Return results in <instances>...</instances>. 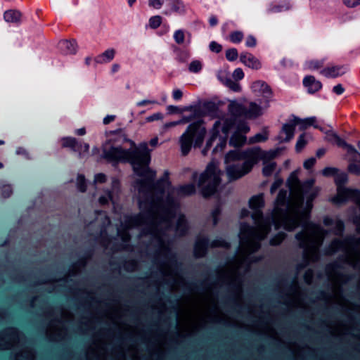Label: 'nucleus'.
Returning <instances> with one entry per match:
<instances>
[{
    "mask_svg": "<svg viewBox=\"0 0 360 360\" xmlns=\"http://www.w3.org/2000/svg\"><path fill=\"white\" fill-rule=\"evenodd\" d=\"M125 141L131 143V148L124 149L122 146H111L109 148H103L101 158L116 167L120 162L129 163L134 172L143 179L137 181L140 191L149 188L153 182L156 173L149 167L151 160L150 150L146 143L136 146L135 143L124 137Z\"/></svg>",
    "mask_w": 360,
    "mask_h": 360,
    "instance_id": "1",
    "label": "nucleus"
},
{
    "mask_svg": "<svg viewBox=\"0 0 360 360\" xmlns=\"http://www.w3.org/2000/svg\"><path fill=\"white\" fill-rule=\"evenodd\" d=\"M183 110L191 112V115L195 119H197L196 121L189 124L179 139L181 154L186 156L190 153L192 147L195 148L202 147L207 134V129L205 127V121L202 120L204 113H202L201 105H190L184 106Z\"/></svg>",
    "mask_w": 360,
    "mask_h": 360,
    "instance_id": "2",
    "label": "nucleus"
},
{
    "mask_svg": "<svg viewBox=\"0 0 360 360\" xmlns=\"http://www.w3.org/2000/svg\"><path fill=\"white\" fill-rule=\"evenodd\" d=\"M221 174L217 164L213 161L209 162L204 172L200 174L198 186L204 198H210L215 194L221 181Z\"/></svg>",
    "mask_w": 360,
    "mask_h": 360,
    "instance_id": "3",
    "label": "nucleus"
},
{
    "mask_svg": "<svg viewBox=\"0 0 360 360\" xmlns=\"http://www.w3.org/2000/svg\"><path fill=\"white\" fill-rule=\"evenodd\" d=\"M228 245V243L223 238H216L211 241L207 236L199 235L193 245V255L195 258H202L207 255L210 248H224Z\"/></svg>",
    "mask_w": 360,
    "mask_h": 360,
    "instance_id": "4",
    "label": "nucleus"
},
{
    "mask_svg": "<svg viewBox=\"0 0 360 360\" xmlns=\"http://www.w3.org/2000/svg\"><path fill=\"white\" fill-rule=\"evenodd\" d=\"M262 151L259 148H248L241 150L238 148L229 150L224 156V162L229 164L236 161H255V164L261 158Z\"/></svg>",
    "mask_w": 360,
    "mask_h": 360,
    "instance_id": "5",
    "label": "nucleus"
},
{
    "mask_svg": "<svg viewBox=\"0 0 360 360\" xmlns=\"http://www.w3.org/2000/svg\"><path fill=\"white\" fill-rule=\"evenodd\" d=\"M255 161H244L241 165H227L226 168V174L229 181H236L245 175L250 173L254 165Z\"/></svg>",
    "mask_w": 360,
    "mask_h": 360,
    "instance_id": "6",
    "label": "nucleus"
},
{
    "mask_svg": "<svg viewBox=\"0 0 360 360\" xmlns=\"http://www.w3.org/2000/svg\"><path fill=\"white\" fill-rule=\"evenodd\" d=\"M236 121L237 120L235 119V117H228L225 118L222 123L221 122L220 131L222 132L223 136H220V142L213 148L212 152L213 155H217L218 153H221L224 150L227 143L229 135L231 131L235 127Z\"/></svg>",
    "mask_w": 360,
    "mask_h": 360,
    "instance_id": "7",
    "label": "nucleus"
},
{
    "mask_svg": "<svg viewBox=\"0 0 360 360\" xmlns=\"http://www.w3.org/2000/svg\"><path fill=\"white\" fill-rule=\"evenodd\" d=\"M360 195V189L344 187L337 188V195L332 198L335 205L346 203L348 200L354 201Z\"/></svg>",
    "mask_w": 360,
    "mask_h": 360,
    "instance_id": "8",
    "label": "nucleus"
},
{
    "mask_svg": "<svg viewBox=\"0 0 360 360\" xmlns=\"http://www.w3.org/2000/svg\"><path fill=\"white\" fill-rule=\"evenodd\" d=\"M356 238L354 236H348L345 238L343 240L339 238H335L326 248V255H333L340 250L342 249L345 244L354 245L356 243Z\"/></svg>",
    "mask_w": 360,
    "mask_h": 360,
    "instance_id": "9",
    "label": "nucleus"
},
{
    "mask_svg": "<svg viewBox=\"0 0 360 360\" xmlns=\"http://www.w3.org/2000/svg\"><path fill=\"white\" fill-rule=\"evenodd\" d=\"M220 125L221 121L217 120L214 123L212 129L210 130V136L206 141L204 148L202 150V154L204 156L207 155L208 152L210 151L214 143L217 139H219V140L220 141Z\"/></svg>",
    "mask_w": 360,
    "mask_h": 360,
    "instance_id": "10",
    "label": "nucleus"
},
{
    "mask_svg": "<svg viewBox=\"0 0 360 360\" xmlns=\"http://www.w3.org/2000/svg\"><path fill=\"white\" fill-rule=\"evenodd\" d=\"M347 71L345 65H335L322 69L320 73L327 78H336L343 75Z\"/></svg>",
    "mask_w": 360,
    "mask_h": 360,
    "instance_id": "11",
    "label": "nucleus"
},
{
    "mask_svg": "<svg viewBox=\"0 0 360 360\" xmlns=\"http://www.w3.org/2000/svg\"><path fill=\"white\" fill-rule=\"evenodd\" d=\"M240 60L245 65L253 70H259L262 68L260 61L249 52H242Z\"/></svg>",
    "mask_w": 360,
    "mask_h": 360,
    "instance_id": "12",
    "label": "nucleus"
},
{
    "mask_svg": "<svg viewBox=\"0 0 360 360\" xmlns=\"http://www.w3.org/2000/svg\"><path fill=\"white\" fill-rule=\"evenodd\" d=\"M293 118L297 126H299L300 130H305L309 127H314L315 129H318L323 131V128L316 124V118L315 117H310L304 119H301L298 117L293 115Z\"/></svg>",
    "mask_w": 360,
    "mask_h": 360,
    "instance_id": "13",
    "label": "nucleus"
},
{
    "mask_svg": "<svg viewBox=\"0 0 360 360\" xmlns=\"http://www.w3.org/2000/svg\"><path fill=\"white\" fill-rule=\"evenodd\" d=\"M152 217V212L150 210L142 212L139 214L129 217L127 223L131 226H137L143 224L146 220L150 219Z\"/></svg>",
    "mask_w": 360,
    "mask_h": 360,
    "instance_id": "14",
    "label": "nucleus"
},
{
    "mask_svg": "<svg viewBox=\"0 0 360 360\" xmlns=\"http://www.w3.org/2000/svg\"><path fill=\"white\" fill-rule=\"evenodd\" d=\"M58 48L63 54H75L77 51V41L75 39L61 40L58 44Z\"/></svg>",
    "mask_w": 360,
    "mask_h": 360,
    "instance_id": "15",
    "label": "nucleus"
},
{
    "mask_svg": "<svg viewBox=\"0 0 360 360\" xmlns=\"http://www.w3.org/2000/svg\"><path fill=\"white\" fill-rule=\"evenodd\" d=\"M245 110L246 107L236 101H231L228 105V111L231 115L230 117H235L236 120L240 117H245Z\"/></svg>",
    "mask_w": 360,
    "mask_h": 360,
    "instance_id": "16",
    "label": "nucleus"
},
{
    "mask_svg": "<svg viewBox=\"0 0 360 360\" xmlns=\"http://www.w3.org/2000/svg\"><path fill=\"white\" fill-rule=\"evenodd\" d=\"M303 85L307 88L309 94H315L322 88V83L312 75H307L303 79Z\"/></svg>",
    "mask_w": 360,
    "mask_h": 360,
    "instance_id": "17",
    "label": "nucleus"
},
{
    "mask_svg": "<svg viewBox=\"0 0 360 360\" xmlns=\"http://www.w3.org/2000/svg\"><path fill=\"white\" fill-rule=\"evenodd\" d=\"M61 142L63 148H70L75 152H80L82 150V144L79 143L74 137H63L61 139Z\"/></svg>",
    "mask_w": 360,
    "mask_h": 360,
    "instance_id": "18",
    "label": "nucleus"
},
{
    "mask_svg": "<svg viewBox=\"0 0 360 360\" xmlns=\"http://www.w3.org/2000/svg\"><path fill=\"white\" fill-rule=\"evenodd\" d=\"M262 114V109L261 106L255 102H251L249 108H246L245 112V117L248 119H255L259 117Z\"/></svg>",
    "mask_w": 360,
    "mask_h": 360,
    "instance_id": "19",
    "label": "nucleus"
},
{
    "mask_svg": "<svg viewBox=\"0 0 360 360\" xmlns=\"http://www.w3.org/2000/svg\"><path fill=\"white\" fill-rule=\"evenodd\" d=\"M296 126L294 118L283 125L281 132L286 136L282 141L288 142L293 138Z\"/></svg>",
    "mask_w": 360,
    "mask_h": 360,
    "instance_id": "20",
    "label": "nucleus"
},
{
    "mask_svg": "<svg viewBox=\"0 0 360 360\" xmlns=\"http://www.w3.org/2000/svg\"><path fill=\"white\" fill-rule=\"evenodd\" d=\"M208 286V280H204L198 282L187 283L185 288L188 292H201L207 290Z\"/></svg>",
    "mask_w": 360,
    "mask_h": 360,
    "instance_id": "21",
    "label": "nucleus"
},
{
    "mask_svg": "<svg viewBox=\"0 0 360 360\" xmlns=\"http://www.w3.org/2000/svg\"><path fill=\"white\" fill-rule=\"evenodd\" d=\"M202 113L205 116H215L219 111L218 105L212 101H205L202 105Z\"/></svg>",
    "mask_w": 360,
    "mask_h": 360,
    "instance_id": "22",
    "label": "nucleus"
},
{
    "mask_svg": "<svg viewBox=\"0 0 360 360\" xmlns=\"http://www.w3.org/2000/svg\"><path fill=\"white\" fill-rule=\"evenodd\" d=\"M115 51L114 49H108L103 53L94 58L96 63H106L110 62L115 57Z\"/></svg>",
    "mask_w": 360,
    "mask_h": 360,
    "instance_id": "23",
    "label": "nucleus"
},
{
    "mask_svg": "<svg viewBox=\"0 0 360 360\" xmlns=\"http://www.w3.org/2000/svg\"><path fill=\"white\" fill-rule=\"evenodd\" d=\"M246 142V136L244 134L234 132L230 139H229V145L236 148H239L242 147Z\"/></svg>",
    "mask_w": 360,
    "mask_h": 360,
    "instance_id": "24",
    "label": "nucleus"
},
{
    "mask_svg": "<svg viewBox=\"0 0 360 360\" xmlns=\"http://www.w3.org/2000/svg\"><path fill=\"white\" fill-rule=\"evenodd\" d=\"M21 17V13L17 10H8L4 13V18L8 22L18 23L20 21Z\"/></svg>",
    "mask_w": 360,
    "mask_h": 360,
    "instance_id": "25",
    "label": "nucleus"
},
{
    "mask_svg": "<svg viewBox=\"0 0 360 360\" xmlns=\"http://www.w3.org/2000/svg\"><path fill=\"white\" fill-rule=\"evenodd\" d=\"M264 199L262 194L256 195L249 200V207L251 210H262L264 206Z\"/></svg>",
    "mask_w": 360,
    "mask_h": 360,
    "instance_id": "26",
    "label": "nucleus"
},
{
    "mask_svg": "<svg viewBox=\"0 0 360 360\" xmlns=\"http://www.w3.org/2000/svg\"><path fill=\"white\" fill-rule=\"evenodd\" d=\"M252 88L255 91L259 90L266 96H271L272 95V91L271 87L264 81H256L252 84Z\"/></svg>",
    "mask_w": 360,
    "mask_h": 360,
    "instance_id": "27",
    "label": "nucleus"
},
{
    "mask_svg": "<svg viewBox=\"0 0 360 360\" xmlns=\"http://www.w3.org/2000/svg\"><path fill=\"white\" fill-rule=\"evenodd\" d=\"M288 204V197H287V192L283 190H281L276 197V206L275 209L276 210L283 212V210L281 208H278V206L284 207L287 205Z\"/></svg>",
    "mask_w": 360,
    "mask_h": 360,
    "instance_id": "28",
    "label": "nucleus"
},
{
    "mask_svg": "<svg viewBox=\"0 0 360 360\" xmlns=\"http://www.w3.org/2000/svg\"><path fill=\"white\" fill-rule=\"evenodd\" d=\"M173 12L181 14L185 12V6L182 0H166Z\"/></svg>",
    "mask_w": 360,
    "mask_h": 360,
    "instance_id": "29",
    "label": "nucleus"
},
{
    "mask_svg": "<svg viewBox=\"0 0 360 360\" xmlns=\"http://www.w3.org/2000/svg\"><path fill=\"white\" fill-rule=\"evenodd\" d=\"M167 186L162 180H157L156 181L153 180V182L149 186V188H151L155 193L163 195Z\"/></svg>",
    "mask_w": 360,
    "mask_h": 360,
    "instance_id": "30",
    "label": "nucleus"
},
{
    "mask_svg": "<svg viewBox=\"0 0 360 360\" xmlns=\"http://www.w3.org/2000/svg\"><path fill=\"white\" fill-rule=\"evenodd\" d=\"M345 229V223L341 219H338L334 224L333 228L331 229V232L338 236H342Z\"/></svg>",
    "mask_w": 360,
    "mask_h": 360,
    "instance_id": "31",
    "label": "nucleus"
},
{
    "mask_svg": "<svg viewBox=\"0 0 360 360\" xmlns=\"http://www.w3.org/2000/svg\"><path fill=\"white\" fill-rule=\"evenodd\" d=\"M235 127L236 129V132H238V133H240V134H242L244 135L245 134L248 133L250 130V128L248 124L245 120H243L237 119L236 124Z\"/></svg>",
    "mask_w": 360,
    "mask_h": 360,
    "instance_id": "32",
    "label": "nucleus"
},
{
    "mask_svg": "<svg viewBox=\"0 0 360 360\" xmlns=\"http://www.w3.org/2000/svg\"><path fill=\"white\" fill-rule=\"evenodd\" d=\"M337 188L344 187L348 181V176L345 172L338 173L334 179Z\"/></svg>",
    "mask_w": 360,
    "mask_h": 360,
    "instance_id": "33",
    "label": "nucleus"
},
{
    "mask_svg": "<svg viewBox=\"0 0 360 360\" xmlns=\"http://www.w3.org/2000/svg\"><path fill=\"white\" fill-rule=\"evenodd\" d=\"M307 144V141L305 139V134H302L299 136L296 144H295V151L299 153L302 152V150L305 148Z\"/></svg>",
    "mask_w": 360,
    "mask_h": 360,
    "instance_id": "34",
    "label": "nucleus"
},
{
    "mask_svg": "<svg viewBox=\"0 0 360 360\" xmlns=\"http://www.w3.org/2000/svg\"><path fill=\"white\" fill-rule=\"evenodd\" d=\"M180 191L185 195H192L195 193V186L193 184H188L180 187Z\"/></svg>",
    "mask_w": 360,
    "mask_h": 360,
    "instance_id": "35",
    "label": "nucleus"
},
{
    "mask_svg": "<svg viewBox=\"0 0 360 360\" xmlns=\"http://www.w3.org/2000/svg\"><path fill=\"white\" fill-rule=\"evenodd\" d=\"M276 163L274 162L264 164V165L262 168V174L264 176H271L273 172L276 169Z\"/></svg>",
    "mask_w": 360,
    "mask_h": 360,
    "instance_id": "36",
    "label": "nucleus"
},
{
    "mask_svg": "<svg viewBox=\"0 0 360 360\" xmlns=\"http://www.w3.org/2000/svg\"><path fill=\"white\" fill-rule=\"evenodd\" d=\"M186 33L184 30L179 29L174 32L173 38L174 41L179 44L181 45L184 44L185 41Z\"/></svg>",
    "mask_w": 360,
    "mask_h": 360,
    "instance_id": "37",
    "label": "nucleus"
},
{
    "mask_svg": "<svg viewBox=\"0 0 360 360\" xmlns=\"http://www.w3.org/2000/svg\"><path fill=\"white\" fill-rule=\"evenodd\" d=\"M176 229L179 230L181 235H185L188 231V223L184 217H180L176 223Z\"/></svg>",
    "mask_w": 360,
    "mask_h": 360,
    "instance_id": "38",
    "label": "nucleus"
},
{
    "mask_svg": "<svg viewBox=\"0 0 360 360\" xmlns=\"http://www.w3.org/2000/svg\"><path fill=\"white\" fill-rule=\"evenodd\" d=\"M268 139V134L266 132L264 133H257L255 136L250 138V143H262L264 142Z\"/></svg>",
    "mask_w": 360,
    "mask_h": 360,
    "instance_id": "39",
    "label": "nucleus"
},
{
    "mask_svg": "<svg viewBox=\"0 0 360 360\" xmlns=\"http://www.w3.org/2000/svg\"><path fill=\"white\" fill-rule=\"evenodd\" d=\"M244 34L241 31H233L229 35L230 41L233 44H239L242 41Z\"/></svg>",
    "mask_w": 360,
    "mask_h": 360,
    "instance_id": "40",
    "label": "nucleus"
},
{
    "mask_svg": "<svg viewBox=\"0 0 360 360\" xmlns=\"http://www.w3.org/2000/svg\"><path fill=\"white\" fill-rule=\"evenodd\" d=\"M285 237V234L283 232H280L274 235L269 240L270 245L273 246L279 245Z\"/></svg>",
    "mask_w": 360,
    "mask_h": 360,
    "instance_id": "41",
    "label": "nucleus"
},
{
    "mask_svg": "<svg viewBox=\"0 0 360 360\" xmlns=\"http://www.w3.org/2000/svg\"><path fill=\"white\" fill-rule=\"evenodd\" d=\"M77 186L79 191L82 193L86 191L87 185L85 176L83 174H79L77 176Z\"/></svg>",
    "mask_w": 360,
    "mask_h": 360,
    "instance_id": "42",
    "label": "nucleus"
},
{
    "mask_svg": "<svg viewBox=\"0 0 360 360\" xmlns=\"http://www.w3.org/2000/svg\"><path fill=\"white\" fill-rule=\"evenodd\" d=\"M226 58L230 62L235 61L238 57V52L236 48H231L226 51Z\"/></svg>",
    "mask_w": 360,
    "mask_h": 360,
    "instance_id": "43",
    "label": "nucleus"
},
{
    "mask_svg": "<svg viewBox=\"0 0 360 360\" xmlns=\"http://www.w3.org/2000/svg\"><path fill=\"white\" fill-rule=\"evenodd\" d=\"M324 65L323 60H311L307 62V67L311 70H316L321 68Z\"/></svg>",
    "mask_w": 360,
    "mask_h": 360,
    "instance_id": "44",
    "label": "nucleus"
},
{
    "mask_svg": "<svg viewBox=\"0 0 360 360\" xmlns=\"http://www.w3.org/2000/svg\"><path fill=\"white\" fill-rule=\"evenodd\" d=\"M221 213V208L219 205H217L211 212V216L212 218L213 225L216 226L218 224L219 221V216Z\"/></svg>",
    "mask_w": 360,
    "mask_h": 360,
    "instance_id": "45",
    "label": "nucleus"
},
{
    "mask_svg": "<svg viewBox=\"0 0 360 360\" xmlns=\"http://www.w3.org/2000/svg\"><path fill=\"white\" fill-rule=\"evenodd\" d=\"M339 172V169L336 167H326L322 170V174L323 176L326 177H331V176H335L336 174Z\"/></svg>",
    "mask_w": 360,
    "mask_h": 360,
    "instance_id": "46",
    "label": "nucleus"
},
{
    "mask_svg": "<svg viewBox=\"0 0 360 360\" xmlns=\"http://www.w3.org/2000/svg\"><path fill=\"white\" fill-rule=\"evenodd\" d=\"M162 23V17L160 15L152 16L149 19V26L152 29H157Z\"/></svg>",
    "mask_w": 360,
    "mask_h": 360,
    "instance_id": "47",
    "label": "nucleus"
},
{
    "mask_svg": "<svg viewBox=\"0 0 360 360\" xmlns=\"http://www.w3.org/2000/svg\"><path fill=\"white\" fill-rule=\"evenodd\" d=\"M202 63L200 60H193L188 67V70L191 72L198 73L202 70Z\"/></svg>",
    "mask_w": 360,
    "mask_h": 360,
    "instance_id": "48",
    "label": "nucleus"
},
{
    "mask_svg": "<svg viewBox=\"0 0 360 360\" xmlns=\"http://www.w3.org/2000/svg\"><path fill=\"white\" fill-rule=\"evenodd\" d=\"M226 85L234 92H239L241 90L240 84L230 78L226 79Z\"/></svg>",
    "mask_w": 360,
    "mask_h": 360,
    "instance_id": "49",
    "label": "nucleus"
},
{
    "mask_svg": "<svg viewBox=\"0 0 360 360\" xmlns=\"http://www.w3.org/2000/svg\"><path fill=\"white\" fill-rule=\"evenodd\" d=\"M296 240L299 242V245L300 248H305L307 244V236L306 234L300 231L295 235Z\"/></svg>",
    "mask_w": 360,
    "mask_h": 360,
    "instance_id": "50",
    "label": "nucleus"
},
{
    "mask_svg": "<svg viewBox=\"0 0 360 360\" xmlns=\"http://www.w3.org/2000/svg\"><path fill=\"white\" fill-rule=\"evenodd\" d=\"M189 57V54L187 51L178 49V53L176 59L180 63H186Z\"/></svg>",
    "mask_w": 360,
    "mask_h": 360,
    "instance_id": "51",
    "label": "nucleus"
},
{
    "mask_svg": "<svg viewBox=\"0 0 360 360\" xmlns=\"http://www.w3.org/2000/svg\"><path fill=\"white\" fill-rule=\"evenodd\" d=\"M183 108H180L179 106L176 105H168L167 108V112L169 114L173 115V114H181L185 112V110H183Z\"/></svg>",
    "mask_w": 360,
    "mask_h": 360,
    "instance_id": "52",
    "label": "nucleus"
},
{
    "mask_svg": "<svg viewBox=\"0 0 360 360\" xmlns=\"http://www.w3.org/2000/svg\"><path fill=\"white\" fill-rule=\"evenodd\" d=\"M210 50L216 53H219L222 51V46L215 41H212L209 45Z\"/></svg>",
    "mask_w": 360,
    "mask_h": 360,
    "instance_id": "53",
    "label": "nucleus"
},
{
    "mask_svg": "<svg viewBox=\"0 0 360 360\" xmlns=\"http://www.w3.org/2000/svg\"><path fill=\"white\" fill-rule=\"evenodd\" d=\"M107 197L101 196L99 198V202L101 205H107L108 203V200H112L113 198V192L112 191L108 190L107 191Z\"/></svg>",
    "mask_w": 360,
    "mask_h": 360,
    "instance_id": "54",
    "label": "nucleus"
},
{
    "mask_svg": "<svg viewBox=\"0 0 360 360\" xmlns=\"http://www.w3.org/2000/svg\"><path fill=\"white\" fill-rule=\"evenodd\" d=\"M316 162V158L314 157H311V158L307 159L304 162L303 167L305 169L309 170L313 168V167L314 166Z\"/></svg>",
    "mask_w": 360,
    "mask_h": 360,
    "instance_id": "55",
    "label": "nucleus"
},
{
    "mask_svg": "<svg viewBox=\"0 0 360 360\" xmlns=\"http://www.w3.org/2000/svg\"><path fill=\"white\" fill-rule=\"evenodd\" d=\"M348 171L356 175H360V165L356 163H350L348 165Z\"/></svg>",
    "mask_w": 360,
    "mask_h": 360,
    "instance_id": "56",
    "label": "nucleus"
},
{
    "mask_svg": "<svg viewBox=\"0 0 360 360\" xmlns=\"http://www.w3.org/2000/svg\"><path fill=\"white\" fill-rule=\"evenodd\" d=\"M257 45V39L253 35H248L245 40L247 47L254 48Z\"/></svg>",
    "mask_w": 360,
    "mask_h": 360,
    "instance_id": "57",
    "label": "nucleus"
},
{
    "mask_svg": "<svg viewBox=\"0 0 360 360\" xmlns=\"http://www.w3.org/2000/svg\"><path fill=\"white\" fill-rule=\"evenodd\" d=\"M245 75L243 70L240 68H238L234 70L233 72V77L236 81H239L243 79Z\"/></svg>",
    "mask_w": 360,
    "mask_h": 360,
    "instance_id": "58",
    "label": "nucleus"
},
{
    "mask_svg": "<svg viewBox=\"0 0 360 360\" xmlns=\"http://www.w3.org/2000/svg\"><path fill=\"white\" fill-rule=\"evenodd\" d=\"M13 193V190L9 185L4 186L1 190V195L4 198H9Z\"/></svg>",
    "mask_w": 360,
    "mask_h": 360,
    "instance_id": "59",
    "label": "nucleus"
},
{
    "mask_svg": "<svg viewBox=\"0 0 360 360\" xmlns=\"http://www.w3.org/2000/svg\"><path fill=\"white\" fill-rule=\"evenodd\" d=\"M106 181H107V176L103 173H98V174H95V176H94V181L96 183L103 184V183L106 182Z\"/></svg>",
    "mask_w": 360,
    "mask_h": 360,
    "instance_id": "60",
    "label": "nucleus"
},
{
    "mask_svg": "<svg viewBox=\"0 0 360 360\" xmlns=\"http://www.w3.org/2000/svg\"><path fill=\"white\" fill-rule=\"evenodd\" d=\"M87 260V259L82 255L79 259L73 264V266L75 267L84 268L86 265Z\"/></svg>",
    "mask_w": 360,
    "mask_h": 360,
    "instance_id": "61",
    "label": "nucleus"
},
{
    "mask_svg": "<svg viewBox=\"0 0 360 360\" xmlns=\"http://www.w3.org/2000/svg\"><path fill=\"white\" fill-rule=\"evenodd\" d=\"M166 257L168 259L169 262L172 266H178L179 263L177 262L176 255L169 252L167 255H166Z\"/></svg>",
    "mask_w": 360,
    "mask_h": 360,
    "instance_id": "62",
    "label": "nucleus"
},
{
    "mask_svg": "<svg viewBox=\"0 0 360 360\" xmlns=\"http://www.w3.org/2000/svg\"><path fill=\"white\" fill-rule=\"evenodd\" d=\"M342 1L349 8H354L360 5V0H342Z\"/></svg>",
    "mask_w": 360,
    "mask_h": 360,
    "instance_id": "63",
    "label": "nucleus"
},
{
    "mask_svg": "<svg viewBox=\"0 0 360 360\" xmlns=\"http://www.w3.org/2000/svg\"><path fill=\"white\" fill-rule=\"evenodd\" d=\"M280 64L283 68H290L293 66V62L291 60L288 59L286 58H283L280 61Z\"/></svg>",
    "mask_w": 360,
    "mask_h": 360,
    "instance_id": "64",
    "label": "nucleus"
}]
</instances>
